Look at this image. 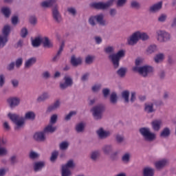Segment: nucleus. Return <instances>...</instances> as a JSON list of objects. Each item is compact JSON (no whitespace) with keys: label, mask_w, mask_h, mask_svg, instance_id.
Wrapping results in <instances>:
<instances>
[{"label":"nucleus","mask_w":176,"mask_h":176,"mask_svg":"<svg viewBox=\"0 0 176 176\" xmlns=\"http://www.w3.org/2000/svg\"><path fill=\"white\" fill-rule=\"evenodd\" d=\"M104 53H106V54H109L108 58L110 60L114 69H118L119 68L120 66V60L126 56V51H124V50H120L115 53V48L113 46H107L105 47Z\"/></svg>","instance_id":"obj_1"},{"label":"nucleus","mask_w":176,"mask_h":176,"mask_svg":"<svg viewBox=\"0 0 176 176\" xmlns=\"http://www.w3.org/2000/svg\"><path fill=\"white\" fill-rule=\"evenodd\" d=\"M140 39L143 41H148L149 36L146 32H135L127 38V43L129 46H134V45L138 43Z\"/></svg>","instance_id":"obj_2"},{"label":"nucleus","mask_w":176,"mask_h":176,"mask_svg":"<svg viewBox=\"0 0 176 176\" xmlns=\"http://www.w3.org/2000/svg\"><path fill=\"white\" fill-rule=\"evenodd\" d=\"M8 116L12 123H14V130L16 131H19L20 129H23V127H24V125L25 124L24 117H20V115L12 113H9Z\"/></svg>","instance_id":"obj_3"},{"label":"nucleus","mask_w":176,"mask_h":176,"mask_svg":"<svg viewBox=\"0 0 176 176\" xmlns=\"http://www.w3.org/2000/svg\"><path fill=\"white\" fill-rule=\"evenodd\" d=\"M88 23L91 27H96L97 25V23L102 27H107V25H108V22H107V20L104 19V14L91 16L88 19Z\"/></svg>","instance_id":"obj_4"},{"label":"nucleus","mask_w":176,"mask_h":176,"mask_svg":"<svg viewBox=\"0 0 176 176\" xmlns=\"http://www.w3.org/2000/svg\"><path fill=\"white\" fill-rule=\"evenodd\" d=\"M133 72H138L142 78H148L151 74H153V67L148 65L142 67H134Z\"/></svg>","instance_id":"obj_5"},{"label":"nucleus","mask_w":176,"mask_h":176,"mask_svg":"<svg viewBox=\"0 0 176 176\" xmlns=\"http://www.w3.org/2000/svg\"><path fill=\"white\" fill-rule=\"evenodd\" d=\"M92 116L94 120H101L105 112V105L102 104H96L91 109Z\"/></svg>","instance_id":"obj_6"},{"label":"nucleus","mask_w":176,"mask_h":176,"mask_svg":"<svg viewBox=\"0 0 176 176\" xmlns=\"http://www.w3.org/2000/svg\"><path fill=\"white\" fill-rule=\"evenodd\" d=\"M139 133L146 142H153L156 140V133L151 132L148 127L140 128Z\"/></svg>","instance_id":"obj_7"},{"label":"nucleus","mask_w":176,"mask_h":176,"mask_svg":"<svg viewBox=\"0 0 176 176\" xmlns=\"http://www.w3.org/2000/svg\"><path fill=\"white\" fill-rule=\"evenodd\" d=\"M2 34L0 35V49H3L6 46V43L9 42V35H10V25H6L2 29Z\"/></svg>","instance_id":"obj_8"},{"label":"nucleus","mask_w":176,"mask_h":176,"mask_svg":"<svg viewBox=\"0 0 176 176\" xmlns=\"http://www.w3.org/2000/svg\"><path fill=\"white\" fill-rule=\"evenodd\" d=\"M114 2L115 0H108L106 3H94L92 6L94 8V9H97V10H107V9L111 8V6H113Z\"/></svg>","instance_id":"obj_9"},{"label":"nucleus","mask_w":176,"mask_h":176,"mask_svg":"<svg viewBox=\"0 0 176 176\" xmlns=\"http://www.w3.org/2000/svg\"><path fill=\"white\" fill-rule=\"evenodd\" d=\"M63 79L65 82H60L59 85L60 90H65V89H68V87H71L74 85V80L70 76H65Z\"/></svg>","instance_id":"obj_10"},{"label":"nucleus","mask_w":176,"mask_h":176,"mask_svg":"<svg viewBox=\"0 0 176 176\" xmlns=\"http://www.w3.org/2000/svg\"><path fill=\"white\" fill-rule=\"evenodd\" d=\"M52 13L54 21H56L57 24H60V23L63 21V16H61V14H60V11H58V6H55L52 9Z\"/></svg>","instance_id":"obj_11"},{"label":"nucleus","mask_w":176,"mask_h":176,"mask_svg":"<svg viewBox=\"0 0 176 176\" xmlns=\"http://www.w3.org/2000/svg\"><path fill=\"white\" fill-rule=\"evenodd\" d=\"M157 35V39L159 42H167V41H170L171 38L170 34L162 30H158Z\"/></svg>","instance_id":"obj_12"},{"label":"nucleus","mask_w":176,"mask_h":176,"mask_svg":"<svg viewBox=\"0 0 176 176\" xmlns=\"http://www.w3.org/2000/svg\"><path fill=\"white\" fill-rule=\"evenodd\" d=\"M170 164V161L167 159H162L160 161L155 162L154 165L157 170L160 171V170H163L164 167L168 166Z\"/></svg>","instance_id":"obj_13"},{"label":"nucleus","mask_w":176,"mask_h":176,"mask_svg":"<svg viewBox=\"0 0 176 176\" xmlns=\"http://www.w3.org/2000/svg\"><path fill=\"white\" fill-rule=\"evenodd\" d=\"M96 134L100 140H105L111 135V132L104 130V128H100L96 131Z\"/></svg>","instance_id":"obj_14"},{"label":"nucleus","mask_w":176,"mask_h":176,"mask_svg":"<svg viewBox=\"0 0 176 176\" xmlns=\"http://www.w3.org/2000/svg\"><path fill=\"white\" fill-rule=\"evenodd\" d=\"M7 102L10 107L13 109V108H16V107H19L20 105V98H9L7 99Z\"/></svg>","instance_id":"obj_15"},{"label":"nucleus","mask_w":176,"mask_h":176,"mask_svg":"<svg viewBox=\"0 0 176 176\" xmlns=\"http://www.w3.org/2000/svg\"><path fill=\"white\" fill-rule=\"evenodd\" d=\"M34 140L37 142H45L46 141V135L43 131L36 132L34 135Z\"/></svg>","instance_id":"obj_16"},{"label":"nucleus","mask_w":176,"mask_h":176,"mask_svg":"<svg viewBox=\"0 0 176 176\" xmlns=\"http://www.w3.org/2000/svg\"><path fill=\"white\" fill-rule=\"evenodd\" d=\"M162 8H163V1H160L150 6L148 10L150 13H157V12H160V10H162Z\"/></svg>","instance_id":"obj_17"},{"label":"nucleus","mask_w":176,"mask_h":176,"mask_svg":"<svg viewBox=\"0 0 176 176\" xmlns=\"http://www.w3.org/2000/svg\"><path fill=\"white\" fill-rule=\"evenodd\" d=\"M41 43L43 45V47H44V49H53V47H54L53 42H52V41L47 36H45L42 39Z\"/></svg>","instance_id":"obj_18"},{"label":"nucleus","mask_w":176,"mask_h":176,"mask_svg":"<svg viewBox=\"0 0 176 176\" xmlns=\"http://www.w3.org/2000/svg\"><path fill=\"white\" fill-rule=\"evenodd\" d=\"M162 124H163V121L162 120H154L151 122V126L153 131H160L162 129Z\"/></svg>","instance_id":"obj_19"},{"label":"nucleus","mask_w":176,"mask_h":176,"mask_svg":"<svg viewBox=\"0 0 176 176\" xmlns=\"http://www.w3.org/2000/svg\"><path fill=\"white\" fill-rule=\"evenodd\" d=\"M82 63V58H76L75 55H72L71 56L70 64H72V67H79V65H80Z\"/></svg>","instance_id":"obj_20"},{"label":"nucleus","mask_w":176,"mask_h":176,"mask_svg":"<svg viewBox=\"0 0 176 176\" xmlns=\"http://www.w3.org/2000/svg\"><path fill=\"white\" fill-rule=\"evenodd\" d=\"M102 151L106 156H109L113 152V146L112 144H105L102 147Z\"/></svg>","instance_id":"obj_21"},{"label":"nucleus","mask_w":176,"mask_h":176,"mask_svg":"<svg viewBox=\"0 0 176 176\" xmlns=\"http://www.w3.org/2000/svg\"><path fill=\"white\" fill-rule=\"evenodd\" d=\"M56 130L57 126H54L52 124H49L43 129V131L46 135H49V134H53Z\"/></svg>","instance_id":"obj_22"},{"label":"nucleus","mask_w":176,"mask_h":176,"mask_svg":"<svg viewBox=\"0 0 176 176\" xmlns=\"http://www.w3.org/2000/svg\"><path fill=\"white\" fill-rule=\"evenodd\" d=\"M166 153V148L162 145H159L155 147L154 154L155 156H163Z\"/></svg>","instance_id":"obj_23"},{"label":"nucleus","mask_w":176,"mask_h":176,"mask_svg":"<svg viewBox=\"0 0 176 176\" xmlns=\"http://www.w3.org/2000/svg\"><path fill=\"white\" fill-rule=\"evenodd\" d=\"M50 98V94L47 91L43 92L41 95H40L37 99V102H45L47 100Z\"/></svg>","instance_id":"obj_24"},{"label":"nucleus","mask_w":176,"mask_h":176,"mask_svg":"<svg viewBox=\"0 0 176 176\" xmlns=\"http://www.w3.org/2000/svg\"><path fill=\"white\" fill-rule=\"evenodd\" d=\"M45 166V162H36L33 165L34 171L38 173V171H41Z\"/></svg>","instance_id":"obj_25"},{"label":"nucleus","mask_w":176,"mask_h":176,"mask_svg":"<svg viewBox=\"0 0 176 176\" xmlns=\"http://www.w3.org/2000/svg\"><path fill=\"white\" fill-rule=\"evenodd\" d=\"M171 135V130L168 127H164L160 133V138H168Z\"/></svg>","instance_id":"obj_26"},{"label":"nucleus","mask_w":176,"mask_h":176,"mask_svg":"<svg viewBox=\"0 0 176 176\" xmlns=\"http://www.w3.org/2000/svg\"><path fill=\"white\" fill-rule=\"evenodd\" d=\"M60 105H61V102H60V100H56L53 104H51L47 107V112L48 113H50V112H53V111H56V109H58Z\"/></svg>","instance_id":"obj_27"},{"label":"nucleus","mask_w":176,"mask_h":176,"mask_svg":"<svg viewBox=\"0 0 176 176\" xmlns=\"http://www.w3.org/2000/svg\"><path fill=\"white\" fill-rule=\"evenodd\" d=\"M155 169L152 167L146 166L143 169V176H154Z\"/></svg>","instance_id":"obj_28"},{"label":"nucleus","mask_w":176,"mask_h":176,"mask_svg":"<svg viewBox=\"0 0 176 176\" xmlns=\"http://www.w3.org/2000/svg\"><path fill=\"white\" fill-rule=\"evenodd\" d=\"M36 58L35 57L30 58L29 59L26 60L25 62V68H26V69H28L31 68V67H32L34 64H36Z\"/></svg>","instance_id":"obj_29"},{"label":"nucleus","mask_w":176,"mask_h":176,"mask_svg":"<svg viewBox=\"0 0 176 176\" xmlns=\"http://www.w3.org/2000/svg\"><path fill=\"white\" fill-rule=\"evenodd\" d=\"M119 98L118 97V94L116 92H112L109 97V102L111 105H116Z\"/></svg>","instance_id":"obj_30"},{"label":"nucleus","mask_w":176,"mask_h":176,"mask_svg":"<svg viewBox=\"0 0 176 176\" xmlns=\"http://www.w3.org/2000/svg\"><path fill=\"white\" fill-rule=\"evenodd\" d=\"M144 111L146 113H153V112H156V109L153 108V103H145L144 104Z\"/></svg>","instance_id":"obj_31"},{"label":"nucleus","mask_w":176,"mask_h":176,"mask_svg":"<svg viewBox=\"0 0 176 176\" xmlns=\"http://www.w3.org/2000/svg\"><path fill=\"white\" fill-rule=\"evenodd\" d=\"M42 36H38L32 40V46L33 47H39L42 45Z\"/></svg>","instance_id":"obj_32"},{"label":"nucleus","mask_w":176,"mask_h":176,"mask_svg":"<svg viewBox=\"0 0 176 176\" xmlns=\"http://www.w3.org/2000/svg\"><path fill=\"white\" fill-rule=\"evenodd\" d=\"M35 118H36V114L34 111H28L25 113V116L23 117L24 122L25 120H35Z\"/></svg>","instance_id":"obj_33"},{"label":"nucleus","mask_w":176,"mask_h":176,"mask_svg":"<svg viewBox=\"0 0 176 176\" xmlns=\"http://www.w3.org/2000/svg\"><path fill=\"white\" fill-rule=\"evenodd\" d=\"M121 97L124 100V102L129 104L130 102V91L124 90L121 93Z\"/></svg>","instance_id":"obj_34"},{"label":"nucleus","mask_w":176,"mask_h":176,"mask_svg":"<svg viewBox=\"0 0 176 176\" xmlns=\"http://www.w3.org/2000/svg\"><path fill=\"white\" fill-rule=\"evenodd\" d=\"M65 46V43H64V41H63L59 47V50H58L57 54L52 58V61H54V63H56V61H57V60H58V58H60V56H61V53H63V50H64Z\"/></svg>","instance_id":"obj_35"},{"label":"nucleus","mask_w":176,"mask_h":176,"mask_svg":"<svg viewBox=\"0 0 176 176\" xmlns=\"http://www.w3.org/2000/svg\"><path fill=\"white\" fill-rule=\"evenodd\" d=\"M1 13H2L6 19H9L10 14H12V11L9 7H3L1 9Z\"/></svg>","instance_id":"obj_36"},{"label":"nucleus","mask_w":176,"mask_h":176,"mask_svg":"<svg viewBox=\"0 0 176 176\" xmlns=\"http://www.w3.org/2000/svg\"><path fill=\"white\" fill-rule=\"evenodd\" d=\"M127 73V67H122L117 70L116 74L120 78H124Z\"/></svg>","instance_id":"obj_37"},{"label":"nucleus","mask_w":176,"mask_h":176,"mask_svg":"<svg viewBox=\"0 0 176 176\" xmlns=\"http://www.w3.org/2000/svg\"><path fill=\"white\" fill-rule=\"evenodd\" d=\"M146 54H153L157 52V46L156 45H151L146 50Z\"/></svg>","instance_id":"obj_38"},{"label":"nucleus","mask_w":176,"mask_h":176,"mask_svg":"<svg viewBox=\"0 0 176 176\" xmlns=\"http://www.w3.org/2000/svg\"><path fill=\"white\" fill-rule=\"evenodd\" d=\"M55 3V0H47L41 3V6L42 8H52Z\"/></svg>","instance_id":"obj_39"},{"label":"nucleus","mask_w":176,"mask_h":176,"mask_svg":"<svg viewBox=\"0 0 176 176\" xmlns=\"http://www.w3.org/2000/svg\"><path fill=\"white\" fill-rule=\"evenodd\" d=\"M111 162H118L119 160V151H114L109 155Z\"/></svg>","instance_id":"obj_40"},{"label":"nucleus","mask_w":176,"mask_h":176,"mask_svg":"<svg viewBox=\"0 0 176 176\" xmlns=\"http://www.w3.org/2000/svg\"><path fill=\"white\" fill-rule=\"evenodd\" d=\"M98 157H100L99 151H94L91 153L90 159L92 162H97V160H98Z\"/></svg>","instance_id":"obj_41"},{"label":"nucleus","mask_w":176,"mask_h":176,"mask_svg":"<svg viewBox=\"0 0 176 176\" xmlns=\"http://www.w3.org/2000/svg\"><path fill=\"white\" fill-rule=\"evenodd\" d=\"M75 130L76 133H83L85 131V124L83 122H80L76 125Z\"/></svg>","instance_id":"obj_42"},{"label":"nucleus","mask_w":176,"mask_h":176,"mask_svg":"<svg viewBox=\"0 0 176 176\" xmlns=\"http://www.w3.org/2000/svg\"><path fill=\"white\" fill-rule=\"evenodd\" d=\"M58 157V151H54L52 154L51 157L50 158V160L52 163H56V160H57V158Z\"/></svg>","instance_id":"obj_43"},{"label":"nucleus","mask_w":176,"mask_h":176,"mask_svg":"<svg viewBox=\"0 0 176 176\" xmlns=\"http://www.w3.org/2000/svg\"><path fill=\"white\" fill-rule=\"evenodd\" d=\"M164 60V54L163 53H160L154 57V60L155 63H159L161 61H163Z\"/></svg>","instance_id":"obj_44"},{"label":"nucleus","mask_w":176,"mask_h":176,"mask_svg":"<svg viewBox=\"0 0 176 176\" xmlns=\"http://www.w3.org/2000/svg\"><path fill=\"white\" fill-rule=\"evenodd\" d=\"M62 167L64 168H74L75 167V163L74 162V160H69L65 165Z\"/></svg>","instance_id":"obj_45"},{"label":"nucleus","mask_w":176,"mask_h":176,"mask_svg":"<svg viewBox=\"0 0 176 176\" xmlns=\"http://www.w3.org/2000/svg\"><path fill=\"white\" fill-rule=\"evenodd\" d=\"M130 6L132 9H137L138 10L139 9H141V3H140V2L137 1H132L131 2Z\"/></svg>","instance_id":"obj_46"},{"label":"nucleus","mask_w":176,"mask_h":176,"mask_svg":"<svg viewBox=\"0 0 176 176\" xmlns=\"http://www.w3.org/2000/svg\"><path fill=\"white\" fill-rule=\"evenodd\" d=\"M72 173L69 168H66L62 166L61 176H72Z\"/></svg>","instance_id":"obj_47"},{"label":"nucleus","mask_w":176,"mask_h":176,"mask_svg":"<svg viewBox=\"0 0 176 176\" xmlns=\"http://www.w3.org/2000/svg\"><path fill=\"white\" fill-rule=\"evenodd\" d=\"M69 146V143H68V142H62L59 144V148L60 151H67Z\"/></svg>","instance_id":"obj_48"},{"label":"nucleus","mask_w":176,"mask_h":176,"mask_svg":"<svg viewBox=\"0 0 176 176\" xmlns=\"http://www.w3.org/2000/svg\"><path fill=\"white\" fill-rule=\"evenodd\" d=\"M9 161L11 166H14V164H17V163H19V160H17V155H12L9 158Z\"/></svg>","instance_id":"obj_49"},{"label":"nucleus","mask_w":176,"mask_h":176,"mask_svg":"<svg viewBox=\"0 0 176 176\" xmlns=\"http://www.w3.org/2000/svg\"><path fill=\"white\" fill-rule=\"evenodd\" d=\"M151 104H153V106L155 107H163L164 105V102L162 100H152Z\"/></svg>","instance_id":"obj_50"},{"label":"nucleus","mask_w":176,"mask_h":176,"mask_svg":"<svg viewBox=\"0 0 176 176\" xmlns=\"http://www.w3.org/2000/svg\"><path fill=\"white\" fill-rule=\"evenodd\" d=\"M116 141L117 144H123V142H124V136L120 134H117L116 135Z\"/></svg>","instance_id":"obj_51"},{"label":"nucleus","mask_w":176,"mask_h":176,"mask_svg":"<svg viewBox=\"0 0 176 176\" xmlns=\"http://www.w3.org/2000/svg\"><path fill=\"white\" fill-rule=\"evenodd\" d=\"M8 148L6 147H2L1 144V138H0V156H6L8 155Z\"/></svg>","instance_id":"obj_52"},{"label":"nucleus","mask_w":176,"mask_h":176,"mask_svg":"<svg viewBox=\"0 0 176 176\" xmlns=\"http://www.w3.org/2000/svg\"><path fill=\"white\" fill-rule=\"evenodd\" d=\"M29 23L31 25H36V23H38V19L35 15L30 16L29 18Z\"/></svg>","instance_id":"obj_53"},{"label":"nucleus","mask_w":176,"mask_h":176,"mask_svg":"<svg viewBox=\"0 0 176 176\" xmlns=\"http://www.w3.org/2000/svg\"><path fill=\"white\" fill-rule=\"evenodd\" d=\"M29 157L32 159V160H35V159L39 157V154L34 151H31L29 153Z\"/></svg>","instance_id":"obj_54"},{"label":"nucleus","mask_w":176,"mask_h":176,"mask_svg":"<svg viewBox=\"0 0 176 176\" xmlns=\"http://www.w3.org/2000/svg\"><path fill=\"white\" fill-rule=\"evenodd\" d=\"M75 115H76V111H70L68 114H67L65 117V120L66 122H69V120H71V118H72V116H75Z\"/></svg>","instance_id":"obj_55"},{"label":"nucleus","mask_w":176,"mask_h":176,"mask_svg":"<svg viewBox=\"0 0 176 176\" xmlns=\"http://www.w3.org/2000/svg\"><path fill=\"white\" fill-rule=\"evenodd\" d=\"M104 98H107L111 94V89L109 88H104L102 90Z\"/></svg>","instance_id":"obj_56"},{"label":"nucleus","mask_w":176,"mask_h":176,"mask_svg":"<svg viewBox=\"0 0 176 176\" xmlns=\"http://www.w3.org/2000/svg\"><path fill=\"white\" fill-rule=\"evenodd\" d=\"M93 61H94V56L88 55L85 57V64L90 65V64H93Z\"/></svg>","instance_id":"obj_57"},{"label":"nucleus","mask_w":176,"mask_h":176,"mask_svg":"<svg viewBox=\"0 0 176 176\" xmlns=\"http://www.w3.org/2000/svg\"><path fill=\"white\" fill-rule=\"evenodd\" d=\"M126 3H127V0H117L116 6L117 8H123Z\"/></svg>","instance_id":"obj_58"},{"label":"nucleus","mask_w":176,"mask_h":176,"mask_svg":"<svg viewBox=\"0 0 176 176\" xmlns=\"http://www.w3.org/2000/svg\"><path fill=\"white\" fill-rule=\"evenodd\" d=\"M21 38H27V35H28V30L27 28H23L21 30V34H20Z\"/></svg>","instance_id":"obj_59"},{"label":"nucleus","mask_w":176,"mask_h":176,"mask_svg":"<svg viewBox=\"0 0 176 176\" xmlns=\"http://www.w3.org/2000/svg\"><path fill=\"white\" fill-rule=\"evenodd\" d=\"M19 16L16 15V16H13L12 18H11V23L12 24V25H17L19 24Z\"/></svg>","instance_id":"obj_60"},{"label":"nucleus","mask_w":176,"mask_h":176,"mask_svg":"<svg viewBox=\"0 0 176 176\" xmlns=\"http://www.w3.org/2000/svg\"><path fill=\"white\" fill-rule=\"evenodd\" d=\"M58 116L57 114H54L51 116L50 121V124H56L57 123V119H58Z\"/></svg>","instance_id":"obj_61"},{"label":"nucleus","mask_w":176,"mask_h":176,"mask_svg":"<svg viewBox=\"0 0 176 176\" xmlns=\"http://www.w3.org/2000/svg\"><path fill=\"white\" fill-rule=\"evenodd\" d=\"M122 162H124V163H129L130 162V153H126L122 157Z\"/></svg>","instance_id":"obj_62"},{"label":"nucleus","mask_w":176,"mask_h":176,"mask_svg":"<svg viewBox=\"0 0 176 176\" xmlns=\"http://www.w3.org/2000/svg\"><path fill=\"white\" fill-rule=\"evenodd\" d=\"M16 68H20L23 65V58L20 57L16 59L14 63Z\"/></svg>","instance_id":"obj_63"},{"label":"nucleus","mask_w":176,"mask_h":176,"mask_svg":"<svg viewBox=\"0 0 176 176\" xmlns=\"http://www.w3.org/2000/svg\"><path fill=\"white\" fill-rule=\"evenodd\" d=\"M158 78L160 80H164L166 79V72L161 70L158 74Z\"/></svg>","instance_id":"obj_64"}]
</instances>
